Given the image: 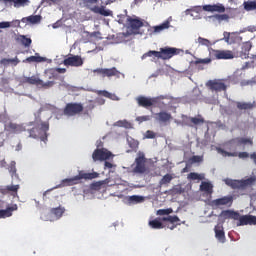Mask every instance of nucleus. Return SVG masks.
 <instances>
[{"mask_svg": "<svg viewBox=\"0 0 256 256\" xmlns=\"http://www.w3.org/2000/svg\"><path fill=\"white\" fill-rule=\"evenodd\" d=\"M214 17L217 21H229V16L227 14H216Z\"/></svg>", "mask_w": 256, "mask_h": 256, "instance_id": "nucleus-50", "label": "nucleus"}, {"mask_svg": "<svg viewBox=\"0 0 256 256\" xmlns=\"http://www.w3.org/2000/svg\"><path fill=\"white\" fill-rule=\"evenodd\" d=\"M45 61H47V58L41 57V56H35L34 63H43Z\"/></svg>", "mask_w": 256, "mask_h": 256, "instance_id": "nucleus-59", "label": "nucleus"}, {"mask_svg": "<svg viewBox=\"0 0 256 256\" xmlns=\"http://www.w3.org/2000/svg\"><path fill=\"white\" fill-rule=\"evenodd\" d=\"M137 103L140 107H144L145 109L149 107H153L155 105V99L154 98H148L145 96H139L137 98Z\"/></svg>", "mask_w": 256, "mask_h": 256, "instance_id": "nucleus-17", "label": "nucleus"}, {"mask_svg": "<svg viewBox=\"0 0 256 256\" xmlns=\"http://www.w3.org/2000/svg\"><path fill=\"white\" fill-rule=\"evenodd\" d=\"M213 58H204V59H199L196 61V63H202L203 65H207L211 63Z\"/></svg>", "mask_w": 256, "mask_h": 256, "instance_id": "nucleus-57", "label": "nucleus"}, {"mask_svg": "<svg viewBox=\"0 0 256 256\" xmlns=\"http://www.w3.org/2000/svg\"><path fill=\"white\" fill-rule=\"evenodd\" d=\"M136 121L138 123H145V121H151V116L150 115L138 116L136 117Z\"/></svg>", "mask_w": 256, "mask_h": 256, "instance_id": "nucleus-47", "label": "nucleus"}, {"mask_svg": "<svg viewBox=\"0 0 256 256\" xmlns=\"http://www.w3.org/2000/svg\"><path fill=\"white\" fill-rule=\"evenodd\" d=\"M93 109H95V104H93V101H90V103L86 106L84 114L89 115V111H93Z\"/></svg>", "mask_w": 256, "mask_h": 256, "instance_id": "nucleus-53", "label": "nucleus"}, {"mask_svg": "<svg viewBox=\"0 0 256 256\" xmlns=\"http://www.w3.org/2000/svg\"><path fill=\"white\" fill-rule=\"evenodd\" d=\"M149 226L152 229H163V223L159 221V219H154L152 221H149Z\"/></svg>", "mask_w": 256, "mask_h": 256, "instance_id": "nucleus-37", "label": "nucleus"}, {"mask_svg": "<svg viewBox=\"0 0 256 256\" xmlns=\"http://www.w3.org/2000/svg\"><path fill=\"white\" fill-rule=\"evenodd\" d=\"M227 145H234L235 147H241L242 145V137H236L231 139Z\"/></svg>", "mask_w": 256, "mask_h": 256, "instance_id": "nucleus-41", "label": "nucleus"}, {"mask_svg": "<svg viewBox=\"0 0 256 256\" xmlns=\"http://www.w3.org/2000/svg\"><path fill=\"white\" fill-rule=\"evenodd\" d=\"M45 75L48 79H59V74L55 68L45 70Z\"/></svg>", "mask_w": 256, "mask_h": 256, "instance_id": "nucleus-34", "label": "nucleus"}, {"mask_svg": "<svg viewBox=\"0 0 256 256\" xmlns=\"http://www.w3.org/2000/svg\"><path fill=\"white\" fill-rule=\"evenodd\" d=\"M191 121L193 126L205 124V118H203V116L201 115H198L197 117H192Z\"/></svg>", "mask_w": 256, "mask_h": 256, "instance_id": "nucleus-38", "label": "nucleus"}, {"mask_svg": "<svg viewBox=\"0 0 256 256\" xmlns=\"http://www.w3.org/2000/svg\"><path fill=\"white\" fill-rule=\"evenodd\" d=\"M242 145L253 146V139H251V138H243L242 137Z\"/></svg>", "mask_w": 256, "mask_h": 256, "instance_id": "nucleus-55", "label": "nucleus"}, {"mask_svg": "<svg viewBox=\"0 0 256 256\" xmlns=\"http://www.w3.org/2000/svg\"><path fill=\"white\" fill-rule=\"evenodd\" d=\"M255 181V177H249L244 180L226 179L225 183L226 185H228V187H231V189H239L240 191H245L247 187L255 185Z\"/></svg>", "mask_w": 256, "mask_h": 256, "instance_id": "nucleus-4", "label": "nucleus"}, {"mask_svg": "<svg viewBox=\"0 0 256 256\" xmlns=\"http://www.w3.org/2000/svg\"><path fill=\"white\" fill-rule=\"evenodd\" d=\"M251 47H252L251 43L246 42L243 44L242 49L243 51H245V53H249L251 51Z\"/></svg>", "mask_w": 256, "mask_h": 256, "instance_id": "nucleus-54", "label": "nucleus"}, {"mask_svg": "<svg viewBox=\"0 0 256 256\" xmlns=\"http://www.w3.org/2000/svg\"><path fill=\"white\" fill-rule=\"evenodd\" d=\"M63 213H65V208L61 206L50 209V215H54L55 219H61Z\"/></svg>", "mask_w": 256, "mask_h": 256, "instance_id": "nucleus-26", "label": "nucleus"}, {"mask_svg": "<svg viewBox=\"0 0 256 256\" xmlns=\"http://www.w3.org/2000/svg\"><path fill=\"white\" fill-rule=\"evenodd\" d=\"M209 55L211 59H233L235 56L231 50H215L209 48Z\"/></svg>", "mask_w": 256, "mask_h": 256, "instance_id": "nucleus-9", "label": "nucleus"}, {"mask_svg": "<svg viewBox=\"0 0 256 256\" xmlns=\"http://www.w3.org/2000/svg\"><path fill=\"white\" fill-rule=\"evenodd\" d=\"M154 99H155V103H157V101H163V99H166L168 101H173V96H170V95H160V96H158V97H156Z\"/></svg>", "mask_w": 256, "mask_h": 256, "instance_id": "nucleus-48", "label": "nucleus"}, {"mask_svg": "<svg viewBox=\"0 0 256 256\" xmlns=\"http://www.w3.org/2000/svg\"><path fill=\"white\" fill-rule=\"evenodd\" d=\"M250 159H252L256 165V153L255 152L250 155Z\"/></svg>", "mask_w": 256, "mask_h": 256, "instance_id": "nucleus-64", "label": "nucleus"}, {"mask_svg": "<svg viewBox=\"0 0 256 256\" xmlns=\"http://www.w3.org/2000/svg\"><path fill=\"white\" fill-rule=\"evenodd\" d=\"M225 81H226V85L228 87H231V85H237V83H239V76L237 75H231V76H228L226 78H224Z\"/></svg>", "mask_w": 256, "mask_h": 256, "instance_id": "nucleus-30", "label": "nucleus"}, {"mask_svg": "<svg viewBox=\"0 0 256 256\" xmlns=\"http://www.w3.org/2000/svg\"><path fill=\"white\" fill-rule=\"evenodd\" d=\"M6 190L12 193H17V191H19V185H8L6 186Z\"/></svg>", "mask_w": 256, "mask_h": 256, "instance_id": "nucleus-52", "label": "nucleus"}, {"mask_svg": "<svg viewBox=\"0 0 256 256\" xmlns=\"http://www.w3.org/2000/svg\"><path fill=\"white\" fill-rule=\"evenodd\" d=\"M98 95H103V97H107L108 99L113 97V94L109 93L107 90L99 91Z\"/></svg>", "mask_w": 256, "mask_h": 256, "instance_id": "nucleus-56", "label": "nucleus"}, {"mask_svg": "<svg viewBox=\"0 0 256 256\" xmlns=\"http://www.w3.org/2000/svg\"><path fill=\"white\" fill-rule=\"evenodd\" d=\"M128 23L132 31H139L140 27H143V20L139 18H128Z\"/></svg>", "mask_w": 256, "mask_h": 256, "instance_id": "nucleus-20", "label": "nucleus"}, {"mask_svg": "<svg viewBox=\"0 0 256 256\" xmlns=\"http://www.w3.org/2000/svg\"><path fill=\"white\" fill-rule=\"evenodd\" d=\"M93 73L100 75L101 77H121V72L116 67L112 68H97L93 70Z\"/></svg>", "mask_w": 256, "mask_h": 256, "instance_id": "nucleus-10", "label": "nucleus"}, {"mask_svg": "<svg viewBox=\"0 0 256 256\" xmlns=\"http://www.w3.org/2000/svg\"><path fill=\"white\" fill-rule=\"evenodd\" d=\"M24 83H28L29 85H36L40 89H51L53 85H55V81H47L44 82L37 76L26 77L24 79Z\"/></svg>", "mask_w": 256, "mask_h": 256, "instance_id": "nucleus-7", "label": "nucleus"}, {"mask_svg": "<svg viewBox=\"0 0 256 256\" xmlns=\"http://www.w3.org/2000/svg\"><path fill=\"white\" fill-rule=\"evenodd\" d=\"M147 163V159L145 158V154H139L135 159V167L133 168L134 173L143 174L147 171V167L145 166Z\"/></svg>", "mask_w": 256, "mask_h": 256, "instance_id": "nucleus-11", "label": "nucleus"}, {"mask_svg": "<svg viewBox=\"0 0 256 256\" xmlns=\"http://www.w3.org/2000/svg\"><path fill=\"white\" fill-rule=\"evenodd\" d=\"M162 221H168L169 223H179V221H181L177 216H168V217H164L162 218Z\"/></svg>", "mask_w": 256, "mask_h": 256, "instance_id": "nucleus-44", "label": "nucleus"}, {"mask_svg": "<svg viewBox=\"0 0 256 256\" xmlns=\"http://www.w3.org/2000/svg\"><path fill=\"white\" fill-rule=\"evenodd\" d=\"M4 3H13L16 9L29 5V0H3Z\"/></svg>", "mask_w": 256, "mask_h": 256, "instance_id": "nucleus-27", "label": "nucleus"}, {"mask_svg": "<svg viewBox=\"0 0 256 256\" xmlns=\"http://www.w3.org/2000/svg\"><path fill=\"white\" fill-rule=\"evenodd\" d=\"M83 109V104L71 102L66 104L63 114L66 115V117H75V115H81V113H83Z\"/></svg>", "mask_w": 256, "mask_h": 256, "instance_id": "nucleus-6", "label": "nucleus"}, {"mask_svg": "<svg viewBox=\"0 0 256 256\" xmlns=\"http://www.w3.org/2000/svg\"><path fill=\"white\" fill-rule=\"evenodd\" d=\"M202 9L208 13H225V6L221 3L204 5Z\"/></svg>", "mask_w": 256, "mask_h": 256, "instance_id": "nucleus-15", "label": "nucleus"}, {"mask_svg": "<svg viewBox=\"0 0 256 256\" xmlns=\"http://www.w3.org/2000/svg\"><path fill=\"white\" fill-rule=\"evenodd\" d=\"M198 43L200 45H204L205 47H209V45H211V41H209L203 37H198Z\"/></svg>", "mask_w": 256, "mask_h": 256, "instance_id": "nucleus-51", "label": "nucleus"}, {"mask_svg": "<svg viewBox=\"0 0 256 256\" xmlns=\"http://www.w3.org/2000/svg\"><path fill=\"white\" fill-rule=\"evenodd\" d=\"M1 63L2 65H9V63H13V65H19L20 61L17 57L11 59L4 58L1 60Z\"/></svg>", "mask_w": 256, "mask_h": 256, "instance_id": "nucleus-39", "label": "nucleus"}, {"mask_svg": "<svg viewBox=\"0 0 256 256\" xmlns=\"http://www.w3.org/2000/svg\"><path fill=\"white\" fill-rule=\"evenodd\" d=\"M146 139H155V132L147 130L145 134Z\"/></svg>", "mask_w": 256, "mask_h": 256, "instance_id": "nucleus-58", "label": "nucleus"}, {"mask_svg": "<svg viewBox=\"0 0 256 256\" xmlns=\"http://www.w3.org/2000/svg\"><path fill=\"white\" fill-rule=\"evenodd\" d=\"M236 107L239 111H251L255 109L256 102H236Z\"/></svg>", "mask_w": 256, "mask_h": 256, "instance_id": "nucleus-18", "label": "nucleus"}, {"mask_svg": "<svg viewBox=\"0 0 256 256\" xmlns=\"http://www.w3.org/2000/svg\"><path fill=\"white\" fill-rule=\"evenodd\" d=\"M215 237L220 241V243H224L225 241V231L220 226L215 227Z\"/></svg>", "mask_w": 256, "mask_h": 256, "instance_id": "nucleus-28", "label": "nucleus"}, {"mask_svg": "<svg viewBox=\"0 0 256 256\" xmlns=\"http://www.w3.org/2000/svg\"><path fill=\"white\" fill-rule=\"evenodd\" d=\"M97 177H99V173L97 172L86 173L85 171H79L78 175L72 178H66L62 183L67 186L77 185V183H81L82 179H84V181H91L93 179H97Z\"/></svg>", "mask_w": 256, "mask_h": 256, "instance_id": "nucleus-3", "label": "nucleus"}, {"mask_svg": "<svg viewBox=\"0 0 256 256\" xmlns=\"http://www.w3.org/2000/svg\"><path fill=\"white\" fill-rule=\"evenodd\" d=\"M169 27H171V22L166 20L162 24L152 27V29L153 33H161L162 31H165V29H169Z\"/></svg>", "mask_w": 256, "mask_h": 256, "instance_id": "nucleus-25", "label": "nucleus"}, {"mask_svg": "<svg viewBox=\"0 0 256 256\" xmlns=\"http://www.w3.org/2000/svg\"><path fill=\"white\" fill-rule=\"evenodd\" d=\"M8 129L12 133H16V134L23 133L24 131H27V129L25 128V126H23V124H15V123L8 124Z\"/></svg>", "mask_w": 256, "mask_h": 256, "instance_id": "nucleus-22", "label": "nucleus"}, {"mask_svg": "<svg viewBox=\"0 0 256 256\" xmlns=\"http://www.w3.org/2000/svg\"><path fill=\"white\" fill-rule=\"evenodd\" d=\"M206 87H208V89H210V91H215V93H221L223 91L225 92V91H227V89H229L225 78L209 80L206 83Z\"/></svg>", "mask_w": 256, "mask_h": 256, "instance_id": "nucleus-5", "label": "nucleus"}, {"mask_svg": "<svg viewBox=\"0 0 256 256\" xmlns=\"http://www.w3.org/2000/svg\"><path fill=\"white\" fill-rule=\"evenodd\" d=\"M47 131H49V122H40V125L28 129V137L31 139H39L45 143L48 137Z\"/></svg>", "mask_w": 256, "mask_h": 256, "instance_id": "nucleus-2", "label": "nucleus"}, {"mask_svg": "<svg viewBox=\"0 0 256 256\" xmlns=\"http://www.w3.org/2000/svg\"><path fill=\"white\" fill-rule=\"evenodd\" d=\"M128 201L130 202V203H141V201H143V197H141V196H130L129 197V199H128Z\"/></svg>", "mask_w": 256, "mask_h": 256, "instance_id": "nucleus-46", "label": "nucleus"}, {"mask_svg": "<svg viewBox=\"0 0 256 256\" xmlns=\"http://www.w3.org/2000/svg\"><path fill=\"white\" fill-rule=\"evenodd\" d=\"M223 35H224V41H225V43H229V39H230V37H231V33H229V32H224L223 33Z\"/></svg>", "mask_w": 256, "mask_h": 256, "instance_id": "nucleus-61", "label": "nucleus"}, {"mask_svg": "<svg viewBox=\"0 0 256 256\" xmlns=\"http://www.w3.org/2000/svg\"><path fill=\"white\" fill-rule=\"evenodd\" d=\"M187 179H189V181H203V179H205V175L197 172H191L188 174Z\"/></svg>", "mask_w": 256, "mask_h": 256, "instance_id": "nucleus-29", "label": "nucleus"}, {"mask_svg": "<svg viewBox=\"0 0 256 256\" xmlns=\"http://www.w3.org/2000/svg\"><path fill=\"white\" fill-rule=\"evenodd\" d=\"M20 41L24 47H31V43H33L31 38H28L27 36H20Z\"/></svg>", "mask_w": 256, "mask_h": 256, "instance_id": "nucleus-42", "label": "nucleus"}, {"mask_svg": "<svg viewBox=\"0 0 256 256\" xmlns=\"http://www.w3.org/2000/svg\"><path fill=\"white\" fill-rule=\"evenodd\" d=\"M19 207L17 204H14L10 207H7L5 210H0V219H7V217H11L13 215V211H17Z\"/></svg>", "mask_w": 256, "mask_h": 256, "instance_id": "nucleus-19", "label": "nucleus"}, {"mask_svg": "<svg viewBox=\"0 0 256 256\" xmlns=\"http://www.w3.org/2000/svg\"><path fill=\"white\" fill-rule=\"evenodd\" d=\"M41 15H31L25 18H22V23H31L32 25H37V23H41Z\"/></svg>", "mask_w": 256, "mask_h": 256, "instance_id": "nucleus-23", "label": "nucleus"}, {"mask_svg": "<svg viewBox=\"0 0 256 256\" xmlns=\"http://www.w3.org/2000/svg\"><path fill=\"white\" fill-rule=\"evenodd\" d=\"M21 22L19 20H14L12 22H0V33H3L2 29H9V27H19Z\"/></svg>", "mask_w": 256, "mask_h": 256, "instance_id": "nucleus-24", "label": "nucleus"}, {"mask_svg": "<svg viewBox=\"0 0 256 256\" xmlns=\"http://www.w3.org/2000/svg\"><path fill=\"white\" fill-rule=\"evenodd\" d=\"M191 163H203V156L194 155L190 158Z\"/></svg>", "mask_w": 256, "mask_h": 256, "instance_id": "nucleus-49", "label": "nucleus"}, {"mask_svg": "<svg viewBox=\"0 0 256 256\" xmlns=\"http://www.w3.org/2000/svg\"><path fill=\"white\" fill-rule=\"evenodd\" d=\"M200 191H204L211 195V193H213V185L209 182H202L200 185Z\"/></svg>", "mask_w": 256, "mask_h": 256, "instance_id": "nucleus-32", "label": "nucleus"}, {"mask_svg": "<svg viewBox=\"0 0 256 256\" xmlns=\"http://www.w3.org/2000/svg\"><path fill=\"white\" fill-rule=\"evenodd\" d=\"M245 11H256V0L254 1H245L243 3Z\"/></svg>", "mask_w": 256, "mask_h": 256, "instance_id": "nucleus-35", "label": "nucleus"}, {"mask_svg": "<svg viewBox=\"0 0 256 256\" xmlns=\"http://www.w3.org/2000/svg\"><path fill=\"white\" fill-rule=\"evenodd\" d=\"M211 205L213 207H231V205H233V196H224L222 198L212 200Z\"/></svg>", "mask_w": 256, "mask_h": 256, "instance_id": "nucleus-13", "label": "nucleus"}, {"mask_svg": "<svg viewBox=\"0 0 256 256\" xmlns=\"http://www.w3.org/2000/svg\"><path fill=\"white\" fill-rule=\"evenodd\" d=\"M191 119L192 117H189L187 115H182L181 124L184 125L185 127H193Z\"/></svg>", "mask_w": 256, "mask_h": 256, "instance_id": "nucleus-40", "label": "nucleus"}, {"mask_svg": "<svg viewBox=\"0 0 256 256\" xmlns=\"http://www.w3.org/2000/svg\"><path fill=\"white\" fill-rule=\"evenodd\" d=\"M250 225H256V216L250 215Z\"/></svg>", "mask_w": 256, "mask_h": 256, "instance_id": "nucleus-63", "label": "nucleus"}, {"mask_svg": "<svg viewBox=\"0 0 256 256\" xmlns=\"http://www.w3.org/2000/svg\"><path fill=\"white\" fill-rule=\"evenodd\" d=\"M218 153H220V155H222V157H239V159H248L249 157V153L248 152H240V153H236V152H228L225 151L222 148H217Z\"/></svg>", "mask_w": 256, "mask_h": 256, "instance_id": "nucleus-14", "label": "nucleus"}, {"mask_svg": "<svg viewBox=\"0 0 256 256\" xmlns=\"http://www.w3.org/2000/svg\"><path fill=\"white\" fill-rule=\"evenodd\" d=\"M221 217H223V219H234V221H239V212L224 210L221 212Z\"/></svg>", "mask_w": 256, "mask_h": 256, "instance_id": "nucleus-21", "label": "nucleus"}, {"mask_svg": "<svg viewBox=\"0 0 256 256\" xmlns=\"http://www.w3.org/2000/svg\"><path fill=\"white\" fill-rule=\"evenodd\" d=\"M55 70H56V73H58V75H59V73H67V69H65V68H54Z\"/></svg>", "mask_w": 256, "mask_h": 256, "instance_id": "nucleus-62", "label": "nucleus"}, {"mask_svg": "<svg viewBox=\"0 0 256 256\" xmlns=\"http://www.w3.org/2000/svg\"><path fill=\"white\" fill-rule=\"evenodd\" d=\"M190 11H192V13H201V6H193L190 8Z\"/></svg>", "mask_w": 256, "mask_h": 256, "instance_id": "nucleus-60", "label": "nucleus"}, {"mask_svg": "<svg viewBox=\"0 0 256 256\" xmlns=\"http://www.w3.org/2000/svg\"><path fill=\"white\" fill-rule=\"evenodd\" d=\"M172 119L173 116L171 115V113L166 111H161L155 114V120L158 123H162L163 125H167V123H169Z\"/></svg>", "mask_w": 256, "mask_h": 256, "instance_id": "nucleus-16", "label": "nucleus"}, {"mask_svg": "<svg viewBox=\"0 0 256 256\" xmlns=\"http://www.w3.org/2000/svg\"><path fill=\"white\" fill-rule=\"evenodd\" d=\"M179 49L173 47H163L160 48L159 51L149 50L148 52L144 53L141 57L142 60L147 59V57H153V61L155 59H162V61H169V59H173L175 55H179Z\"/></svg>", "mask_w": 256, "mask_h": 256, "instance_id": "nucleus-1", "label": "nucleus"}, {"mask_svg": "<svg viewBox=\"0 0 256 256\" xmlns=\"http://www.w3.org/2000/svg\"><path fill=\"white\" fill-rule=\"evenodd\" d=\"M94 13H99V15H103V17H110L111 10L105 9V7H94L93 8Z\"/></svg>", "mask_w": 256, "mask_h": 256, "instance_id": "nucleus-31", "label": "nucleus"}, {"mask_svg": "<svg viewBox=\"0 0 256 256\" xmlns=\"http://www.w3.org/2000/svg\"><path fill=\"white\" fill-rule=\"evenodd\" d=\"M8 171L11 177H17V167L15 166V162L10 163V166L8 167Z\"/></svg>", "mask_w": 256, "mask_h": 256, "instance_id": "nucleus-43", "label": "nucleus"}, {"mask_svg": "<svg viewBox=\"0 0 256 256\" xmlns=\"http://www.w3.org/2000/svg\"><path fill=\"white\" fill-rule=\"evenodd\" d=\"M238 221H239L238 226L251 225V215L241 216L239 214Z\"/></svg>", "mask_w": 256, "mask_h": 256, "instance_id": "nucleus-33", "label": "nucleus"}, {"mask_svg": "<svg viewBox=\"0 0 256 256\" xmlns=\"http://www.w3.org/2000/svg\"><path fill=\"white\" fill-rule=\"evenodd\" d=\"M171 213H173V209L167 208V209H159L156 214L163 216V215H171Z\"/></svg>", "mask_w": 256, "mask_h": 256, "instance_id": "nucleus-45", "label": "nucleus"}, {"mask_svg": "<svg viewBox=\"0 0 256 256\" xmlns=\"http://www.w3.org/2000/svg\"><path fill=\"white\" fill-rule=\"evenodd\" d=\"M65 67H81L83 66V58L79 55L70 54L69 57L63 60Z\"/></svg>", "mask_w": 256, "mask_h": 256, "instance_id": "nucleus-12", "label": "nucleus"}, {"mask_svg": "<svg viewBox=\"0 0 256 256\" xmlns=\"http://www.w3.org/2000/svg\"><path fill=\"white\" fill-rule=\"evenodd\" d=\"M173 181V176L171 174H166L162 177V179L159 181V185L163 187V185H169Z\"/></svg>", "mask_w": 256, "mask_h": 256, "instance_id": "nucleus-36", "label": "nucleus"}, {"mask_svg": "<svg viewBox=\"0 0 256 256\" xmlns=\"http://www.w3.org/2000/svg\"><path fill=\"white\" fill-rule=\"evenodd\" d=\"M111 157H113V153L107 150V148H97L92 154V159L94 162L107 161V159H111Z\"/></svg>", "mask_w": 256, "mask_h": 256, "instance_id": "nucleus-8", "label": "nucleus"}]
</instances>
